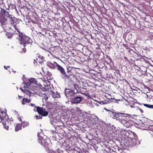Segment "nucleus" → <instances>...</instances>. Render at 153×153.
<instances>
[{
    "label": "nucleus",
    "instance_id": "f257e3e1",
    "mask_svg": "<svg viewBox=\"0 0 153 153\" xmlns=\"http://www.w3.org/2000/svg\"><path fill=\"white\" fill-rule=\"evenodd\" d=\"M111 114L113 118L118 120L126 127L128 128L130 126V123L132 121L131 119L133 118L131 115L111 111Z\"/></svg>",
    "mask_w": 153,
    "mask_h": 153
},
{
    "label": "nucleus",
    "instance_id": "f03ea898",
    "mask_svg": "<svg viewBox=\"0 0 153 153\" xmlns=\"http://www.w3.org/2000/svg\"><path fill=\"white\" fill-rule=\"evenodd\" d=\"M122 137L124 138L126 143L131 145L135 144L138 140V136L134 132L130 130H122L120 132Z\"/></svg>",
    "mask_w": 153,
    "mask_h": 153
},
{
    "label": "nucleus",
    "instance_id": "7ed1b4c3",
    "mask_svg": "<svg viewBox=\"0 0 153 153\" xmlns=\"http://www.w3.org/2000/svg\"><path fill=\"white\" fill-rule=\"evenodd\" d=\"M3 6V8H1V24L2 27L4 30H5L6 28V25L7 24L8 19L10 18L9 17V14L8 12L6 10V9L8 10L9 8L6 7V6L2 3L1 4Z\"/></svg>",
    "mask_w": 153,
    "mask_h": 153
},
{
    "label": "nucleus",
    "instance_id": "20e7f679",
    "mask_svg": "<svg viewBox=\"0 0 153 153\" xmlns=\"http://www.w3.org/2000/svg\"><path fill=\"white\" fill-rule=\"evenodd\" d=\"M1 123L4 129L8 130L9 128V121H13V119L11 117L9 118L7 114V110L5 109L2 110L1 109Z\"/></svg>",
    "mask_w": 153,
    "mask_h": 153
},
{
    "label": "nucleus",
    "instance_id": "39448f33",
    "mask_svg": "<svg viewBox=\"0 0 153 153\" xmlns=\"http://www.w3.org/2000/svg\"><path fill=\"white\" fill-rule=\"evenodd\" d=\"M19 40L20 41V43L22 44L23 48L22 49V51H20L25 53L26 50L25 47L28 44H31L32 42V40L29 37L24 35L22 33H20L19 35Z\"/></svg>",
    "mask_w": 153,
    "mask_h": 153
},
{
    "label": "nucleus",
    "instance_id": "423d86ee",
    "mask_svg": "<svg viewBox=\"0 0 153 153\" xmlns=\"http://www.w3.org/2000/svg\"><path fill=\"white\" fill-rule=\"evenodd\" d=\"M30 106L35 107L36 109L35 110V108L34 109V111L37 112L41 116L43 117H46L48 114V112L47 111L46 109L43 107L40 106H36V105L34 104L31 103Z\"/></svg>",
    "mask_w": 153,
    "mask_h": 153
},
{
    "label": "nucleus",
    "instance_id": "0eeeda50",
    "mask_svg": "<svg viewBox=\"0 0 153 153\" xmlns=\"http://www.w3.org/2000/svg\"><path fill=\"white\" fill-rule=\"evenodd\" d=\"M39 79H42L41 78L38 79L36 80V79L34 78H31L29 80V82L28 84L29 88L31 90H33L35 89L36 86L37 85L39 86Z\"/></svg>",
    "mask_w": 153,
    "mask_h": 153
},
{
    "label": "nucleus",
    "instance_id": "6e6552de",
    "mask_svg": "<svg viewBox=\"0 0 153 153\" xmlns=\"http://www.w3.org/2000/svg\"><path fill=\"white\" fill-rule=\"evenodd\" d=\"M79 93L78 92L75 95H74V97H72L71 99V101L72 103L77 104L82 101L83 98L81 95H78Z\"/></svg>",
    "mask_w": 153,
    "mask_h": 153
},
{
    "label": "nucleus",
    "instance_id": "1a4fd4ad",
    "mask_svg": "<svg viewBox=\"0 0 153 153\" xmlns=\"http://www.w3.org/2000/svg\"><path fill=\"white\" fill-rule=\"evenodd\" d=\"M39 87L41 88H43L45 91H47L50 87L49 85H45V81H44L42 79H39Z\"/></svg>",
    "mask_w": 153,
    "mask_h": 153
},
{
    "label": "nucleus",
    "instance_id": "9d476101",
    "mask_svg": "<svg viewBox=\"0 0 153 153\" xmlns=\"http://www.w3.org/2000/svg\"><path fill=\"white\" fill-rule=\"evenodd\" d=\"M74 91H71L68 90V91H65V93L67 97L68 98H70L71 99L72 98V97H74V95H75L76 93L78 92L77 90V92H74Z\"/></svg>",
    "mask_w": 153,
    "mask_h": 153
},
{
    "label": "nucleus",
    "instance_id": "9b49d317",
    "mask_svg": "<svg viewBox=\"0 0 153 153\" xmlns=\"http://www.w3.org/2000/svg\"><path fill=\"white\" fill-rule=\"evenodd\" d=\"M134 66H137L139 68L140 67L146 66L144 62H142L138 58L135 61H134Z\"/></svg>",
    "mask_w": 153,
    "mask_h": 153
},
{
    "label": "nucleus",
    "instance_id": "f8f14e48",
    "mask_svg": "<svg viewBox=\"0 0 153 153\" xmlns=\"http://www.w3.org/2000/svg\"><path fill=\"white\" fill-rule=\"evenodd\" d=\"M67 80H68L70 82L73 81L76 77L74 73H68L67 74Z\"/></svg>",
    "mask_w": 153,
    "mask_h": 153
},
{
    "label": "nucleus",
    "instance_id": "ddd939ff",
    "mask_svg": "<svg viewBox=\"0 0 153 153\" xmlns=\"http://www.w3.org/2000/svg\"><path fill=\"white\" fill-rule=\"evenodd\" d=\"M49 141L48 139L46 140L42 138V139L39 140V142L41 143V144L46 147L49 146Z\"/></svg>",
    "mask_w": 153,
    "mask_h": 153
},
{
    "label": "nucleus",
    "instance_id": "4468645a",
    "mask_svg": "<svg viewBox=\"0 0 153 153\" xmlns=\"http://www.w3.org/2000/svg\"><path fill=\"white\" fill-rule=\"evenodd\" d=\"M54 63L56 64V68L60 72L61 74L65 71L64 69L62 67L59 65L55 62H54Z\"/></svg>",
    "mask_w": 153,
    "mask_h": 153
},
{
    "label": "nucleus",
    "instance_id": "2eb2a0df",
    "mask_svg": "<svg viewBox=\"0 0 153 153\" xmlns=\"http://www.w3.org/2000/svg\"><path fill=\"white\" fill-rule=\"evenodd\" d=\"M134 56L138 57V59H140L142 62H144L145 63V65H146V61L145 58V57L144 56L141 55H139L137 53H135V55H134Z\"/></svg>",
    "mask_w": 153,
    "mask_h": 153
},
{
    "label": "nucleus",
    "instance_id": "dca6fc26",
    "mask_svg": "<svg viewBox=\"0 0 153 153\" xmlns=\"http://www.w3.org/2000/svg\"><path fill=\"white\" fill-rule=\"evenodd\" d=\"M47 65L52 69H55L56 68V64L52 63L50 62H48L47 63Z\"/></svg>",
    "mask_w": 153,
    "mask_h": 153
},
{
    "label": "nucleus",
    "instance_id": "f3484780",
    "mask_svg": "<svg viewBox=\"0 0 153 153\" xmlns=\"http://www.w3.org/2000/svg\"><path fill=\"white\" fill-rule=\"evenodd\" d=\"M147 84L148 86H147L145 85L144 86L145 88L148 89L151 88L153 89V82H152V83H151L150 82H147Z\"/></svg>",
    "mask_w": 153,
    "mask_h": 153
},
{
    "label": "nucleus",
    "instance_id": "a211bd4d",
    "mask_svg": "<svg viewBox=\"0 0 153 153\" xmlns=\"http://www.w3.org/2000/svg\"><path fill=\"white\" fill-rule=\"evenodd\" d=\"M22 125L19 123H17L15 128V130L16 131H18L19 130L22 129Z\"/></svg>",
    "mask_w": 153,
    "mask_h": 153
},
{
    "label": "nucleus",
    "instance_id": "6ab92c4d",
    "mask_svg": "<svg viewBox=\"0 0 153 153\" xmlns=\"http://www.w3.org/2000/svg\"><path fill=\"white\" fill-rule=\"evenodd\" d=\"M30 102V100L27 98H23L22 99V104L24 105L26 103H29Z\"/></svg>",
    "mask_w": 153,
    "mask_h": 153
},
{
    "label": "nucleus",
    "instance_id": "aec40b11",
    "mask_svg": "<svg viewBox=\"0 0 153 153\" xmlns=\"http://www.w3.org/2000/svg\"><path fill=\"white\" fill-rule=\"evenodd\" d=\"M15 29V30L18 32L19 35L20 33H22L20 31V29L19 28V26L18 24H14L13 26Z\"/></svg>",
    "mask_w": 153,
    "mask_h": 153
},
{
    "label": "nucleus",
    "instance_id": "412c9836",
    "mask_svg": "<svg viewBox=\"0 0 153 153\" xmlns=\"http://www.w3.org/2000/svg\"><path fill=\"white\" fill-rule=\"evenodd\" d=\"M140 70L143 72V73H145L147 71L146 66H143L139 68Z\"/></svg>",
    "mask_w": 153,
    "mask_h": 153
},
{
    "label": "nucleus",
    "instance_id": "4be33fe9",
    "mask_svg": "<svg viewBox=\"0 0 153 153\" xmlns=\"http://www.w3.org/2000/svg\"><path fill=\"white\" fill-rule=\"evenodd\" d=\"M21 125L24 128L25 127H27L29 125L28 122L24 121L21 122Z\"/></svg>",
    "mask_w": 153,
    "mask_h": 153
},
{
    "label": "nucleus",
    "instance_id": "5701e85b",
    "mask_svg": "<svg viewBox=\"0 0 153 153\" xmlns=\"http://www.w3.org/2000/svg\"><path fill=\"white\" fill-rule=\"evenodd\" d=\"M61 78L65 81L67 80V74L65 72H64L61 74Z\"/></svg>",
    "mask_w": 153,
    "mask_h": 153
},
{
    "label": "nucleus",
    "instance_id": "b1692460",
    "mask_svg": "<svg viewBox=\"0 0 153 153\" xmlns=\"http://www.w3.org/2000/svg\"><path fill=\"white\" fill-rule=\"evenodd\" d=\"M67 73H73V72L74 71V69H73L72 68H71V67H69L67 68Z\"/></svg>",
    "mask_w": 153,
    "mask_h": 153
},
{
    "label": "nucleus",
    "instance_id": "393cba45",
    "mask_svg": "<svg viewBox=\"0 0 153 153\" xmlns=\"http://www.w3.org/2000/svg\"><path fill=\"white\" fill-rule=\"evenodd\" d=\"M14 34V33L11 34L10 33H6V36L8 39H10L12 37H13V34Z\"/></svg>",
    "mask_w": 153,
    "mask_h": 153
},
{
    "label": "nucleus",
    "instance_id": "a878e982",
    "mask_svg": "<svg viewBox=\"0 0 153 153\" xmlns=\"http://www.w3.org/2000/svg\"><path fill=\"white\" fill-rule=\"evenodd\" d=\"M143 105L145 107L150 108L153 109V105L147 104H143Z\"/></svg>",
    "mask_w": 153,
    "mask_h": 153
},
{
    "label": "nucleus",
    "instance_id": "bb28decb",
    "mask_svg": "<svg viewBox=\"0 0 153 153\" xmlns=\"http://www.w3.org/2000/svg\"><path fill=\"white\" fill-rule=\"evenodd\" d=\"M113 149L111 148H110L109 149H108V151L110 153H117L116 152V150L115 149V150H114V148L113 147Z\"/></svg>",
    "mask_w": 153,
    "mask_h": 153
},
{
    "label": "nucleus",
    "instance_id": "cd10ccee",
    "mask_svg": "<svg viewBox=\"0 0 153 153\" xmlns=\"http://www.w3.org/2000/svg\"><path fill=\"white\" fill-rule=\"evenodd\" d=\"M38 62L42 64V63H43V62L42 61L40 62V61H38V59H36L34 60V64H35V63L37 64Z\"/></svg>",
    "mask_w": 153,
    "mask_h": 153
},
{
    "label": "nucleus",
    "instance_id": "c85d7f7f",
    "mask_svg": "<svg viewBox=\"0 0 153 153\" xmlns=\"http://www.w3.org/2000/svg\"><path fill=\"white\" fill-rule=\"evenodd\" d=\"M36 120L42 119V117L41 116H39L37 115H36L35 116Z\"/></svg>",
    "mask_w": 153,
    "mask_h": 153
},
{
    "label": "nucleus",
    "instance_id": "c756f323",
    "mask_svg": "<svg viewBox=\"0 0 153 153\" xmlns=\"http://www.w3.org/2000/svg\"><path fill=\"white\" fill-rule=\"evenodd\" d=\"M52 96L53 98L58 97V96H59V95H58L57 94L56 95V96H55L54 95L55 94L54 92L53 91H52Z\"/></svg>",
    "mask_w": 153,
    "mask_h": 153
},
{
    "label": "nucleus",
    "instance_id": "7c9ffc66",
    "mask_svg": "<svg viewBox=\"0 0 153 153\" xmlns=\"http://www.w3.org/2000/svg\"><path fill=\"white\" fill-rule=\"evenodd\" d=\"M45 75L46 76V77H48V76H51V74L50 72H49L48 71L46 73V74H45Z\"/></svg>",
    "mask_w": 153,
    "mask_h": 153
},
{
    "label": "nucleus",
    "instance_id": "2f4dec72",
    "mask_svg": "<svg viewBox=\"0 0 153 153\" xmlns=\"http://www.w3.org/2000/svg\"><path fill=\"white\" fill-rule=\"evenodd\" d=\"M11 19L10 23L11 24V25L12 26H13V25L15 24V22L12 19Z\"/></svg>",
    "mask_w": 153,
    "mask_h": 153
},
{
    "label": "nucleus",
    "instance_id": "473e14b6",
    "mask_svg": "<svg viewBox=\"0 0 153 153\" xmlns=\"http://www.w3.org/2000/svg\"><path fill=\"white\" fill-rule=\"evenodd\" d=\"M37 55L38 57L39 58V59H40L41 60H42L43 59L44 57L42 56H41V55H39V54H37Z\"/></svg>",
    "mask_w": 153,
    "mask_h": 153
},
{
    "label": "nucleus",
    "instance_id": "72a5a7b5",
    "mask_svg": "<svg viewBox=\"0 0 153 153\" xmlns=\"http://www.w3.org/2000/svg\"><path fill=\"white\" fill-rule=\"evenodd\" d=\"M70 147L68 145L66 147V149L68 151H70L71 149H70Z\"/></svg>",
    "mask_w": 153,
    "mask_h": 153
},
{
    "label": "nucleus",
    "instance_id": "f704fd0d",
    "mask_svg": "<svg viewBox=\"0 0 153 153\" xmlns=\"http://www.w3.org/2000/svg\"><path fill=\"white\" fill-rule=\"evenodd\" d=\"M10 67V66H4V68L6 69H7V68H9Z\"/></svg>",
    "mask_w": 153,
    "mask_h": 153
},
{
    "label": "nucleus",
    "instance_id": "c9c22d12",
    "mask_svg": "<svg viewBox=\"0 0 153 153\" xmlns=\"http://www.w3.org/2000/svg\"><path fill=\"white\" fill-rule=\"evenodd\" d=\"M111 69L112 70H113L115 71H117V69L115 67H114V68L111 67Z\"/></svg>",
    "mask_w": 153,
    "mask_h": 153
},
{
    "label": "nucleus",
    "instance_id": "e433bc0d",
    "mask_svg": "<svg viewBox=\"0 0 153 153\" xmlns=\"http://www.w3.org/2000/svg\"><path fill=\"white\" fill-rule=\"evenodd\" d=\"M138 109L140 111L141 113H143V110L141 108H139Z\"/></svg>",
    "mask_w": 153,
    "mask_h": 153
},
{
    "label": "nucleus",
    "instance_id": "4c0bfd02",
    "mask_svg": "<svg viewBox=\"0 0 153 153\" xmlns=\"http://www.w3.org/2000/svg\"><path fill=\"white\" fill-rule=\"evenodd\" d=\"M18 120H19L20 121H22V118L21 117H18Z\"/></svg>",
    "mask_w": 153,
    "mask_h": 153
},
{
    "label": "nucleus",
    "instance_id": "58836bf2",
    "mask_svg": "<svg viewBox=\"0 0 153 153\" xmlns=\"http://www.w3.org/2000/svg\"><path fill=\"white\" fill-rule=\"evenodd\" d=\"M24 92L25 93L27 92H29V91L28 90H27L26 91L25 90V91H24Z\"/></svg>",
    "mask_w": 153,
    "mask_h": 153
},
{
    "label": "nucleus",
    "instance_id": "ea45409f",
    "mask_svg": "<svg viewBox=\"0 0 153 153\" xmlns=\"http://www.w3.org/2000/svg\"><path fill=\"white\" fill-rule=\"evenodd\" d=\"M33 23L36 24V22L35 21H33L32 22Z\"/></svg>",
    "mask_w": 153,
    "mask_h": 153
},
{
    "label": "nucleus",
    "instance_id": "a19ab883",
    "mask_svg": "<svg viewBox=\"0 0 153 153\" xmlns=\"http://www.w3.org/2000/svg\"><path fill=\"white\" fill-rule=\"evenodd\" d=\"M49 50H51V51H49L50 53H51V49H49Z\"/></svg>",
    "mask_w": 153,
    "mask_h": 153
},
{
    "label": "nucleus",
    "instance_id": "79ce46f5",
    "mask_svg": "<svg viewBox=\"0 0 153 153\" xmlns=\"http://www.w3.org/2000/svg\"><path fill=\"white\" fill-rule=\"evenodd\" d=\"M13 71L14 72V73H15L16 72V71Z\"/></svg>",
    "mask_w": 153,
    "mask_h": 153
},
{
    "label": "nucleus",
    "instance_id": "37998d69",
    "mask_svg": "<svg viewBox=\"0 0 153 153\" xmlns=\"http://www.w3.org/2000/svg\"><path fill=\"white\" fill-rule=\"evenodd\" d=\"M82 89H84V90H85V88H82Z\"/></svg>",
    "mask_w": 153,
    "mask_h": 153
},
{
    "label": "nucleus",
    "instance_id": "c03bdc74",
    "mask_svg": "<svg viewBox=\"0 0 153 153\" xmlns=\"http://www.w3.org/2000/svg\"><path fill=\"white\" fill-rule=\"evenodd\" d=\"M121 153H124V152H121Z\"/></svg>",
    "mask_w": 153,
    "mask_h": 153
},
{
    "label": "nucleus",
    "instance_id": "a18cd8bd",
    "mask_svg": "<svg viewBox=\"0 0 153 153\" xmlns=\"http://www.w3.org/2000/svg\"><path fill=\"white\" fill-rule=\"evenodd\" d=\"M19 97L20 98H21L22 97H20V96H19Z\"/></svg>",
    "mask_w": 153,
    "mask_h": 153
},
{
    "label": "nucleus",
    "instance_id": "49530a36",
    "mask_svg": "<svg viewBox=\"0 0 153 153\" xmlns=\"http://www.w3.org/2000/svg\"><path fill=\"white\" fill-rule=\"evenodd\" d=\"M19 97L20 98H21L22 97H20V96H19Z\"/></svg>",
    "mask_w": 153,
    "mask_h": 153
},
{
    "label": "nucleus",
    "instance_id": "de8ad7c7",
    "mask_svg": "<svg viewBox=\"0 0 153 153\" xmlns=\"http://www.w3.org/2000/svg\"><path fill=\"white\" fill-rule=\"evenodd\" d=\"M3 32V31H1V33H2Z\"/></svg>",
    "mask_w": 153,
    "mask_h": 153
}]
</instances>
